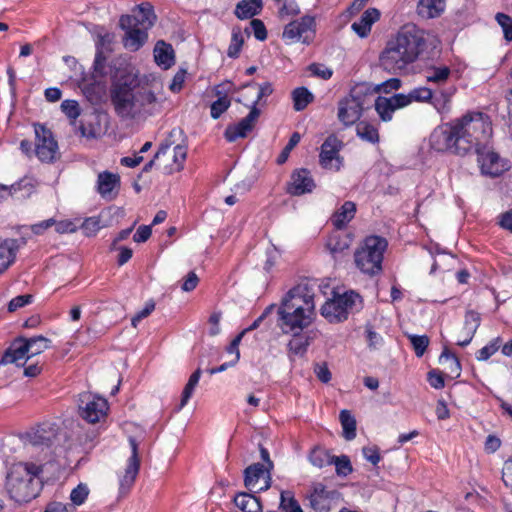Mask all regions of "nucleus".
<instances>
[{
    "label": "nucleus",
    "instance_id": "1",
    "mask_svg": "<svg viewBox=\"0 0 512 512\" xmlns=\"http://www.w3.org/2000/svg\"><path fill=\"white\" fill-rule=\"evenodd\" d=\"M492 134L490 117L473 111L435 128L430 135V145L435 151L463 156L472 149L487 146Z\"/></svg>",
    "mask_w": 512,
    "mask_h": 512
},
{
    "label": "nucleus",
    "instance_id": "2",
    "mask_svg": "<svg viewBox=\"0 0 512 512\" xmlns=\"http://www.w3.org/2000/svg\"><path fill=\"white\" fill-rule=\"evenodd\" d=\"M425 44L422 30L415 25H405L386 43L379 55L380 66L389 73L397 74L418 59Z\"/></svg>",
    "mask_w": 512,
    "mask_h": 512
},
{
    "label": "nucleus",
    "instance_id": "3",
    "mask_svg": "<svg viewBox=\"0 0 512 512\" xmlns=\"http://www.w3.org/2000/svg\"><path fill=\"white\" fill-rule=\"evenodd\" d=\"M42 473V466L32 462L14 464L6 480V489L10 498L22 504L39 496L43 489Z\"/></svg>",
    "mask_w": 512,
    "mask_h": 512
},
{
    "label": "nucleus",
    "instance_id": "4",
    "mask_svg": "<svg viewBox=\"0 0 512 512\" xmlns=\"http://www.w3.org/2000/svg\"><path fill=\"white\" fill-rule=\"evenodd\" d=\"M138 86V74L133 71V68L117 69L112 77L110 97L118 116L128 118L134 115L136 102L138 101L134 90Z\"/></svg>",
    "mask_w": 512,
    "mask_h": 512
},
{
    "label": "nucleus",
    "instance_id": "5",
    "mask_svg": "<svg viewBox=\"0 0 512 512\" xmlns=\"http://www.w3.org/2000/svg\"><path fill=\"white\" fill-rule=\"evenodd\" d=\"M388 247L387 240L378 235L364 238L354 253L356 267L364 274L375 276L382 272L384 252Z\"/></svg>",
    "mask_w": 512,
    "mask_h": 512
},
{
    "label": "nucleus",
    "instance_id": "6",
    "mask_svg": "<svg viewBox=\"0 0 512 512\" xmlns=\"http://www.w3.org/2000/svg\"><path fill=\"white\" fill-rule=\"evenodd\" d=\"M457 88L451 84L449 87L431 89L428 87H416L408 94L398 93L396 100L404 107L413 102L428 103L440 114L448 113L451 101Z\"/></svg>",
    "mask_w": 512,
    "mask_h": 512
},
{
    "label": "nucleus",
    "instance_id": "7",
    "mask_svg": "<svg viewBox=\"0 0 512 512\" xmlns=\"http://www.w3.org/2000/svg\"><path fill=\"white\" fill-rule=\"evenodd\" d=\"M277 315V325L281 331L284 334L298 336L313 323L316 313L280 303Z\"/></svg>",
    "mask_w": 512,
    "mask_h": 512
},
{
    "label": "nucleus",
    "instance_id": "8",
    "mask_svg": "<svg viewBox=\"0 0 512 512\" xmlns=\"http://www.w3.org/2000/svg\"><path fill=\"white\" fill-rule=\"evenodd\" d=\"M357 300L361 302V297L354 291H347L343 294L334 292L333 297L321 306L320 313L330 323L343 322L354 310Z\"/></svg>",
    "mask_w": 512,
    "mask_h": 512
},
{
    "label": "nucleus",
    "instance_id": "9",
    "mask_svg": "<svg viewBox=\"0 0 512 512\" xmlns=\"http://www.w3.org/2000/svg\"><path fill=\"white\" fill-rule=\"evenodd\" d=\"M319 287L317 279L303 278L284 294L280 303L316 313L315 291Z\"/></svg>",
    "mask_w": 512,
    "mask_h": 512
},
{
    "label": "nucleus",
    "instance_id": "10",
    "mask_svg": "<svg viewBox=\"0 0 512 512\" xmlns=\"http://www.w3.org/2000/svg\"><path fill=\"white\" fill-rule=\"evenodd\" d=\"M109 411L107 399L91 392L79 395L78 414L89 424H96L104 420Z\"/></svg>",
    "mask_w": 512,
    "mask_h": 512
},
{
    "label": "nucleus",
    "instance_id": "11",
    "mask_svg": "<svg viewBox=\"0 0 512 512\" xmlns=\"http://www.w3.org/2000/svg\"><path fill=\"white\" fill-rule=\"evenodd\" d=\"M363 97L364 94L355 88L339 101L337 116L344 126H351L361 118L364 111Z\"/></svg>",
    "mask_w": 512,
    "mask_h": 512
},
{
    "label": "nucleus",
    "instance_id": "12",
    "mask_svg": "<svg viewBox=\"0 0 512 512\" xmlns=\"http://www.w3.org/2000/svg\"><path fill=\"white\" fill-rule=\"evenodd\" d=\"M344 142L335 134H330L320 147L319 164L323 169L340 171L344 165V158L340 155Z\"/></svg>",
    "mask_w": 512,
    "mask_h": 512
},
{
    "label": "nucleus",
    "instance_id": "13",
    "mask_svg": "<svg viewBox=\"0 0 512 512\" xmlns=\"http://www.w3.org/2000/svg\"><path fill=\"white\" fill-rule=\"evenodd\" d=\"M128 441L131 448V455L127 459L123 475L119 478L120 495H126L130 492L139 474L141 465L139 448L136 439L134 437H129Z\"/></svg>",
    "mask_w": 512,
    "mask_h": 512
},
{
    "label": "nucleus",
    "instance_id": "14",
    "mask_svg": "<svg viewBox=\"0 0 512 512\" xmlns=\"http://www.w3.org/2000/svg\"><path fill=\"white\" fill-rule=\"evenodd\" d=\"M35 153L38 159L42 162H53L56 158L58 151L57 141L54 139L51 130L46 128L45 125L35 124Z\"/></svg>",
    "mask_w": 512,
    "mask_h": 512
},
{
    "label": "nucleus",
    "instance_id": "15",
    "mask_svg": "<svg viewBox=\"0 0 512 512\" xmlns=\"http://www.w3.org/2000/svg\"><path fill=\"white\" fill-rule=\"evenodd\" d=\"M476 152L481 172L484 175L492 178L499 177L511 168L509 160L501 158L498 153L492 150H488L487 146L476 150Z\"/></svg>",
    "mask_w": 512,
    "mask_h": 512
},
{
    "label": "nucleus",
    "instance_id": "16",
    "mask_svg": "<svg viewBox=\"0 0 512 512\" xmlns=\"http://www.w3.org/2000/svg\"><path fill=\"white\" fill-rule=\"evenodd\" d=\"M316 26L315 17L305 15L300 19L288 23L283 30L282 38L289 43L303 42L308 43L307 33L314 32Z\"/></svg>",
    "mask_w": 512,
    "mask_h": 512
},
{
    "label": "nucleus",
    "instance_id": "17",
    "mask_svg": "<svg viewBox=\"0 0 512 512\" xmlns=\"http://www.w3.org/2000/svg\"><path fill=\"white\" fill-rule=\"evenodd\" d=\"M156 20L154 8L149 2H143L136 6L132 15H122L119 20L120 27L136 25L144 29H150Z\"/></svg>",
    "mask_w": 512,
    "mask_h": 512
},
{
    "label": "nucleus",
    "instance_id": "18",
    "mask_svg": "<svg viewBox=\"0 0 512 512\" xmlns=\"http://www.w3.org/2000/svg\"><path fill=\"white\" fill-rule=\"evenodd\" d=\"M261 111L255 105H251L250 112L237 124L229 125L225 129L224 137L228 142H235L238 138H245L254 129Z\"/></svg>",
    "mask_w": 512,
    "mask_h": 512
},
{
    "label": "nucleus",
    "instance_id": "19",
    "mask_svg": "<svg viewBox=\"0 0 512 512\" xmlns=\"http://www.w3.org/2000/svg\"><path fill=\"white\" fill-rule=\"evenodd\" d=\"M316 184L307 168L295 169L286 185V192L291 196H301L313 192Z\"/></svg>",
    "mask_w": 512,
    "mask_h": 512
},
{
    "label": "nucleus",
    "instance_id": "20",
    "mask_svg": "<svg viewBox=\"0 0 512 512\" xmlns=\"http://www.w3.org/2000/svg\"><path fill=\"white\" fill-rule=\"evenodd\" d=\"M337 490H328L325 485L318 483L308 495L310 507L316 512H329L331 503L338 498Z\"/></svg>",
    "mask_w": 512,
    "mask_h": 512
},
{
    "label": "nucleus",
    "instance_id": "21",
    "mask_svg": "<svg viewBox=\"0 0 512 512\" xmlns=\"http://www.w3.org/2000/svg\"><path fill=\"white\" fill-rule=\"evenodd\" d=\"M120 186L121 180L118 174L109 171L98 174L97 192L103 199L107 201L114 200L119 194Z\"/></svg>",
    "mask_w": 512,
    "mask_h": 512
},
{
    "label": "nucleus",
    "instance_id": "22",
    "mask_svg": "<svg viewBox=\"0 0 512 512\" xmlns=\"http://www.w3.org/2000/svg\"><path fill=\"white\" fill-rule=\"evenodd\" d=\"M481 324V315L475 310H467L464 316L463 327L461 329V339H458L456 344L460 347H466L474 338L479 326Z\"/></svg>",
    "mask_w": 512,
    "mask_h": 512
},
{
    "label": "nucleus",
    "instance_id": "23",
    "mask_svg": "<svg viewBox=\"0 0 512 512\" xmlns=\"http://www.w3.org/2000/svg\"><path fill=\"white\" fill-rule=\"evenodd\" d=\"M121 28L125 31L122 39L123 46L131 52L140 50L148 40V29L136 25Z\"/></svg>",
    "mask_w": 512,
    "mask_h": 512
},
{
    "label": "nucleus",
    "instance_id": "24",
    "mask_svg": "<svg viewBox=\"0 0 512 512\" xmlns=\"http://www.w3.org/2000/svg\"><path fill=\"white\" fill-rule=\"evenodd\" d=\"M29 345L27 342V338L18 337L16 338L11 345L7 348V350L2 355L0 360V364H12L17 363L23 359H29Z\"/></svg>",
    "mask_w": 512,
    "mask_h": 512
},
{
    "label": "nucleus",
    "instance_id": "25",
    "mask_svg": "<svg viewBox=\"0 0 512 512\" xmlns=\"http://www.w3.org/2000/svg\"><path fill=\"white\" fill-rule=\"evenodd\" d=\"M20 242L25 243L22 240L12 238H7L0 243V275L15 262L21 246Z\"/></svg>",
    "mask_w": 512,
    "mask_h": 512
},
{
    "label": "nucleus",
    "instance_id": "26",
    "mask_svg": "<svg viewBox=\"0 0 512 512\" xmlns=\"http://www.w3.org/2000/svg\"><path fill=\"white\" fill-rule=\"evenodd\" d=\"M357 206L353 201H345L330 217V222L336 230L345 229L354 219Z\"/></svg>",
    "mask_w": 512,
    "mask_h": 512
},
{
    "label": "nucleus",
    "instance_id": "27",
    "mask_svg": "<svg viewBox=\"0 0 512 512\" xmlns=\"http://www.w3.org/2000/svg\"><path fill=\"white\" fill-rule=\"evenodd\" d=\"M381 13L377 8H368L364 11L358 21L351 25V29L360 37L369 36L372 25L380 19Z\"/></svg>",
    "mask_w": 512,
    "mask_h": 512
},
{
    "label": "nucleus",
    "instance_id": "28",
    "mask_svg": "<svg viewBox=\"0 0 512 512\" xmlns=\"http://www.w3.org/2000/svg\"><path fill=\"white\" fill-rule=\"evenodd\" d=\"M398 94H394L393 96L386 98L383 96H378L375 99L374 107L379 116V118L383 122L391 121L393 118V114L397 109L404 108V105H400L396 98Z\"/></svg>",
    "mask_w": 512,
    "mask_h": 512
},
{
    "label": "nucleus",
    "instance_id": "29",
    "mask_svg": "<svg viewBox=\"0 0 512 512\" xmlns=\"http://www.w3.org/2000/svg\"><path fill=\"white\" fill-rule=\"evenodd\" d=\"M232 502L242 512H262L263 509L260 497H257L250 492L236 493Z\"/></svg>",
    "mask_w": 512,
    "mask_h": 512
},
{
    "label": "nucleus",
    "instance_id": "30",
    "mask_svg": "<svg viewBox=\"0 0 512 512\" xmlns=\"http://www.w3.org/2000/svg\"><path fill=\"white\" fill-rule=\"evenodd\" d=\"M154 59L158 66L169 69L175 63V54L171 44L163 40L157 41L154 47Z\"/></svg>",
    "mask_w": 512,
    "mask_h": 512
},
{
    "label": "nucleus",
    "instance_id": "31",
    "mask_svg": "<svg viewBox=\"0 0 512 512\" xmlns=\"http://www.w3.org/2000/svg\"><path fill=\"white\" fill-rule=\"evenodd\" d=\"M262 7L263 0H241L237 3L234 13L241 20L249 19L259 14Z\"/></svg>",
    "mask_w": 512,
    "mask_h": 512
},
{
    "label": "nucleus",
    "instance_id": "32",
    "mask_svg": "<svg viewBox=\"0 0 512 512\" xmlns=\"http://www.w3.org/2000/svg\"><path fill=\"white\" fill-rule=\"evenodd\" d=\"M340 230H337L336 232H333L326 243L327 248L329 251L336 255L338 253H342L345 250H347L352 242V238L350 234H342L339 232Z\"/></svg>",
    "mask_w": 512,
    "mask_h": 512
},
{
    "label": "nucleus",
    "instance_id": "33",
    "mask_svg": "<svg viewBox=\"0 0 512 512\" xmlns=\"http://www.w3.org/2000/svg\"><path fill=\"white\" fill-rule=\"evenodd\" d=\"M450 75L451 69L448 66H432L426 70L427 82L436 84V88L449 87L446 83Z\"/></svg>",
    "mask_w": 512,
    "mask_h": 512
},
{
    "label": "nucleus",
    "instance_id": "34",
    "mask_svg": "<svg viewBox=\"0 0 512 512\" xmlns=\"http://www.w3.org/2000/svg\"><path fill=\"white\" fill-rule=\"evenodd\" d=\"M333 456L334 455H331L329 450L321 446H315L308 454V461L314 467L323 469L332 465Z\"/></svg>",
    "mask_w": 512,
    "mask_h": 512
},
{
    "label": "nucleus",
    "instance_id": "35",
    "mask_svg": "<svg viewBox=\"0 0 512 512\" xmlns=\"http://www.w3.org/2000/svg\"><path fill=\"white\" fill-rule=\"evenodd\" d=\"M445 9V0H419L418 12L427 18L440 16Z\"/></svg>",
    "mask_w": 512,
    "mask_h": 512
},
{
    "label": "nucleus",
    "instance_id": "36",
    "mask_svg": "<svg viewBox=\"0 0 512 512\" xmlns=\"http://www.w3.org/2000/svg\"><path fill=\"white\" fill-rule=\"evenodd\" d=\"M266 471L265 465L253 463L244 470V486L252 491Z\"/></svg>",
    "mask_w": 512,
    "mask_h": 512
},
{
    "label": "nucleus",
    "instance_id": "37",
    "mask_svg": "<svg viewBox=\"0 0 512 512\" xmlns=\"http://www.w3.org/2000/svg\"><path fill=\"white\" fill-rule=\"evenodd\" d=\"M79 130L82 136L97 138L101 133V126L96 115L85 116L81 119Z\"/></svg>",
    "mask_w": 512,
    "mask_h": 512
},
{
    "label": "nucleus",
    "instance_id": "38",
    "mask_svg": "<svg viewBox=\"0 0 512 512\" xmlns=\"http://www.w3.org/2000/svg\"><path fill=\"white\" fill-rule=\"evenodd\" d=\"M356 135L362 140L372 144H377L380 140L378 129L367 121L357 123Z\"/></svg>",
    "mask_w": 512,
    "mask_h": 512
},
{
    "label": "nucleus",
    "instance_id": "39",
    "mask_svg": "<svg viewBox=\"0 0 512 512\" xmlns=\"http://www.w3.org/2000/svg\"><path fill=\"white\" fill-rule=\"evenodd\" d=\"M293 108L303 111L314 100V95L306 87H298L292 91Z\"/></svg>",
    "mask_w": 512,
    "mask_h": 512
},
{
    "label": "nucleus",
    "instance_id": "40",
    "mask_svg": "<svg viewBox=\"0 0 512 512\" xmlns=\"http://www.w3.org/2000/svg\"><path fill=\"white\" fill-rule=\"evenodd\" d=\"M278 508L281 512H304L291 490L281 491Z\"/></svg>",
    "mask_w": 512,
    "mask_h": 512
},
{
    "label": "nucleus",
    "instance_id": "41",
    "mask_svg": "<svg viewBox=\"0 0 512 512\" xmlns=\"http://www.w3.org/2000/svg\"><path fill=\"white\" fill-rule=\"evenodd\" d=\"M339 420L343 428V437L346 440H353L356 437V420L349 410L340 411Z\"/></svg>",
    "mask_w": 512,
    "mask_h": 512
},
{
    "label": "nucleus",
    "instance_id": "42",
    "mask_svg": "<svg viewBox=\"0 0 512 512\" xmlns=\"http://www.w3.org/2000/svg\"><path fill=\"white\" fill-rule=\"evenodd\" d=\"M245 39L240 27H234L231 33V41L227 49V56L236 59L240 56Z\"/></svg>",
    "mask_w": 512,
    "mask_h": 512
},
{
    "label": "nucleus",
    "instance_id": "43",
    "mask_svg": "<svg viewBox=\"0 0 512 512\" xmlns=\"http://www.w3.org/2000/svg\"><path fill=\"white\" fill-rule=\"evenodd\" d=\"M27 187H29V192L33 189V185L27 178L20 179L11 185H4L0 183V203L6 200L8 197L15 195L20 190L26 189Z\"/></svg>",
    "mask_w": 512,
    "mask_h": 512
},
{
    "label": "nucleus",
    "instance_id": "44",
    "mask_svg": "<svg viewBox=\"0 0 512 512\" xmlns=\"http://www.w3.org/2000/svg\"><path fill=\"white\" fill-rule=\"evenodd\" d=\"M201 373H202L201 369L198 368L190 375L188 382L186 383V385L182 391L181 401H180L178 410H181L188 403L190 398L192 397L194 390L199 383Z\"/></svg>",
    "mask_w": 512,
    "mask_h": 512
},
{
    "label": "nucleus",
    "instance_id": "45",
    "mask_svg": "<svg viewBox=\"0 0 512 512\" xmlns=\"http://www.w3.org/2000/svg\"><path fill=\"white\" fill-rule=\"evenodd\" d=\"M27 342L29 345V356L31 357L36 356L51 347V340L42 335L27 338Z\"/></svg>",
    "mask_w": 512,
    "mask_h": 512
},
{
    "label": "nucleus",
    "instance_id": "46",
    "mask_svg": "<svg viewBox=\"0 0 512 512\" xmlns=\"http://www.w3.org/2000/svg\"><path fill=\"white\" fill-rule=\"evenodd\" d=\"M501 346L502 338L500 336L493 338L487 345L476 352V359L478 361H487L500 349Z\"/></svg>",
    "mask_w": 512,
    "mask_h": 512
},
{
    "label": "nucleus",
    "instance_id": "47",
    "mask_svg": "<svg viewBox=\"0 0 512 512\" xmlns=\"http://www.w3.org/2000/svg\"><path fill=\"white\" fill-rule=\"evenodd\" d=\"M332 465H335L338 476L346 477L353 471L351 461L347 455L333 456Z\"/></svg>",
    "mask_w": 512,
    "mask_h": 512
},
{
    "label": "nucleus",
    "instance_id": "48",
    "mask_svg": "<svg viewBox=\"0 0 512 512\" xmlns=\"http://www.w3.org/2000/svg\"><path fill=\"white\" fill-rule=\"evenodd\" d=\"M408 339L413 347L415 355L422 357L430 343L429 337L426 335H408Z\"/></svg>",
    "mask_w": 512,
    "mask_h": 512
},
{
    "label": "nucleus",
    "instance_id": "49",
    "mask_svg": "<svg viewBox=\"0 0 512 512\" xmlns=\"http://www.w3.org/2000/svg\"><path fill=\"white\" fill-rule=\"evenodd\" d=\"M495 20L503 30L504 39L507 42L512 41V17L508 14L499 12L495 16Z\"/></svg>",
    "mask_w": 512,
    "mask_h": 512
},
{
    "label": "nucleus",
    "instance_id": "50",
    "mask_svg": "<svg viewBox=\"0 0 512 512\" xmlns=\"http://www.w3.org/2000/svg\"><path fill=\"white\" fill-rule=\"evenodd\" d=\"M231 105V101L227 95L219 97L211 104L210 115L213 119H218Z\"/></svg>",
    "mask_w": 512,
    "mask_h": 512
},
{
    "label": "nucleus",
    "instance_id": "51",
    "mask_svg": "<svg viewBox=\"0 0 512 512\" xmlns=\"http://www.w3.org/2000/svg\"><path fill=\"white\" fill-rule=\"evenodd\" d=\"M300 139H301V136L298 132H294L288 143L286 144V146L282 149V151L280 152V154L278 155L277 159H276V162L278 165H282L284 164L289 155H290V152L293 150V148L300 142Z\"/></svg>",
    "mask_w": 512,
    "mask_h": 512
},
{
    "label": "nucleus",
    "instance_id": "52",
    "mask_svg": "<svg viewBox=\"0 0 512 512\" xmlns=\"http://www.w3.org/2000/svg\"><path fill=\"white\" fill-rule=\"evenodd\" d=\"M402 86V81L399 78H390L380 84H377L374 88L375 92L390 94L393 91L400 89Z\"/></svg>",
    "mask_w": 512,
    "mask_h": 512
},
{
    "label": "nucleus",
    "instance_id": "53",
    "mask_svg": "<svg viewBox=\"0 0 512 512\" xmlns=\"http://www.w3.org/2000/svg\"><path fill=\"white\" fill-rule=\"evenodd\" d=\"M187 158V146L177 144L173 149V162L175 164V171L179 172L184 168V163Z\"/></svg>",
    "mask_w": 512,
    "mask_h": 512
},
{
    "label": "nucleus",
    "instance_id": "54",
    "mask_svg": "<svg viewBox=\"0 0 512 512\" xmlns=\"http://www.w3.org/2000/svg\"><path fill=\"white\" fill-rule=\"evenodd\" d=\"M307 69L312 76L323 80H329L333 75V70L321 63H311Z\"/></svg>",
    "mask_w": 512,
    "mask_h": 512
},
{
    "label": "nucleus",
    "instance_id": "55",
    "mask_svg": "<svg viewBox=\"0 0 512 512\" xmlns=\"http://www.w3.org/2000/svg\"><path fill=\"white\" fill-rule=\"evenodd\" d=\"M61 109L63 113L71 120H76L81 113L79 104L75 100H64L61 103Z\"/></svg>",
    "mask_w": 512,
    "mask_h": 512
},
{
    "label": "nucleus",
    "instance_id": "56",
    "mask_svg": "<svg viewBox=\"0 0 512 512\" xmlns=\"http://www.w3.org/2000/svg\"><path fill=\"white\" fill-rule=\"evenodd\" d=\"M308 346V339L303 340L300 335L293 336V339L288 343L289 350L296 355H303L306 353Z\"/></svg>",
    "mask_w": 512,
    "mask_h": 512
},
{
    "label": "nucleus",
    "instance_id": "57",
    "mask_svg": "<svg viewBox=\"0 0 512 512\" xmlns=\"http://www.w3.org/2000/svg\"><path fill=\"white\" fill-rule=\"evenodd\" d=\"M365 334H366L368 347L370 349H377L384 342L383 337L379 333H377L371 325H367L365 327Z\"/></svg>",
    "mask_w": 512,
    "mask_h": 512
},
{
    "label": "nucleus",
    "instance_id": "58",
    "mask_svg": "<svg viewBox=\"0 0 512 512\" xmlns=\"http://www.w3.org/2000/svg\"><path fill=\"white\" fill-rule=\"evenodd\" d=\"M88 494L89 490L87 486L84 484H79L71 491L70 499L73 504L80 506L86 501Z\"/></svg>",
    "mask_w": 512,
    "mask_h": 512
},
{
    "label": "nucleus",
    "instance_id": "59",
    "mask_svg": "<svg viewBox=\"0 0 512 512\" xmlns=\"http://www.w3.org/2000/svg\"><path fill=\"white\" fill-rule=\"evenodd\" d=\"M81 228L86 236H93L102 228V225L99 218L89 217L84 220Z\"/></svg>",
    "mask_w": 512,
    "mask_h": 512
},
{
    "label": "nucleus",
    "instance_id": "60",
    "mask_svg": "<svg viewBox=\"0 0 512 512\" xmlns=\"http://www.w3.org/2000/svg\"><path fill=\"white\" fill-rule=\"evenodd\" d=\"M33 301V296L31 294L19 295L11 299L8 304V311L14 312L19 308H22Z\"/></svg>",
    "mask_w": 512,
    "mask_h": 512
},
{
    "label": "nucleus",
    "instance_id": "61",
    "mask_svg": "<svg viewBox=\"0 0 512 512\" xmlns=\"http://www.w3.org/2000/svg\"><path fill=\"white\" fill-rule=\"evenodd\" d=\"M172 144L173 141H170L169 139H166L163 143H161L153 159H151L149 162L145 164L143 170L145 172L149 171L154 166L157 159L167 154Z\"/></svg>",
    "mask_w": 512,
    "mask_h": 512
},
{
    "label": "nucleus",
    "instance_id": "62",
    "mask_svg": "<svg viewBox=\"0 0 512 512\" xmlns=\"http://www.w3.org/2000/svg\"><path fill=\"white\" fill-rule=\"evenodd\" d=\"M250 26L252 29V33L257 40L264 41L267 39V29L262 20L252 19L250 22Z\"/></svg>",
    "mask_w": 512,
    "mask_h": 512
},
{
    "label": "nucleus",
    "instance_id": "63",
    "mask_svg": "<svg viewBox=\"0 0 512 512\" xmlns=\"http://www.w3.org/2000/svg\"><path fill=\"white\" fill-rule=\"evenodd\" d=\"M106 61H107V57L104 54L103 50L97 49L95 58H94V62H93V69H94L95 73H97L99 75H104L106 73L105 72Z\"/></svg>",
    "mask_w": 512,
    "mask_h": 512
},
{
    "label": "nucleus",
    "instance_id": "64",
    "mask_svg": "<svg viewBox=\"0 0 512 512\" xmlns=\"http://www.w3.org/2000/svg\"><path fill=\"white\" fill-rule=\"evenodd\" d=\"M82 92L90 102H97L100 99L99 85L95 82L84 84Z\"/></svg>",
    "mask_w": 512,
    "mask_h": 512
}]
</instances>
